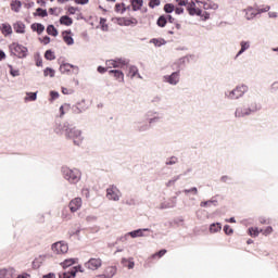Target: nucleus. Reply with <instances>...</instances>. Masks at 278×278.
<instances>
[{
  "label": "nucleus",
  "mask_w": 278,
  "mask_h": 278,
  "mask_svg": "<svg viewBox=\"0 0 278 278\" xmlns=\"http://www.w3.org/2000/svg\"><path fill=\"white\" fill-rule=\"evenodd\" d=\"M83 203L84 202L81 201V198H74L68 203V207H70V211L72 212V214H75V212H79V210H81Z\"/></svg>",
  "instance_id": "obj_11"
},
{
  "label": "nucleus",
  "mask_w": 278,
  "mask_h": 278,
  "mask_svg": "<svg viewBox=\"0 0 278 278\" xmlns=\"http://www.w3.org/2000/svg\"><path fill=\"white\" fill-rule=\"evenodd\" d=\"M9 68H10V75H12V77H18V75H21V72L18 70H14L12 65H9Z\"/></svg>",
  "instance_id": "obj_42"
},
{
  "label": "nucleus",
  "mask_w": 278,
  "mask_h": 278,
  "mask_svg": "<svg viewBox=\"0 0 278 278\" xmlns=\"http://www.w3.org/2000/svg\"><path fill=\"white\" fill-rule=\"evenodd\" d=\"M115 64H116V60H109L106 61V66H109L110 68H115Z\"/></svg>",
  "instance_id": "obj_52"
},
{
  "label": "nucleus",
  "mask_w": 278,
  "mask_h": 278,
  "mask_svg": "<svg viewBox=\"0 0 278 278\" xmlns=\"http://www.w3.org/2000/svg\"><path fill=\"white\" fill-rule=\"evenodd\" d=\"M13 29L15 34H25V29H26L25 23L21 21L15 22L13 24Z\"/></svg>",
  "instance_id": "obj_17"
},
{
  "label": "nucleus",
  "mask_w": 278,
  "mask_h": 278,
  "mask_svg": "<svg viewBox=\"0 0 278 278\" xmlns=\"http://www.w3.org/2000/svg\"><path fill=\"white\" fill-rule=\"evenodd\" d=\"M45 58L46 60H55V52L51 51V50H47L45 53Z\"/></svg>",
  "instance_id": "obj_39"
},
{
  "label": "nucleus",
  "mask_w": 278,
  "mask_h": 278,
  "mask_svg": "<svg viewBox=\"0 0 278 278\" xmlns=\"http://www.w3.org/2000/svg\"><path fill=\"white\" fill-rule=\"evenodd\" d=\"M152 45H154V47H162L163 45H166V40L164 39H151Z\"/></svg>",
  "instance_id": "obj_38"
},
{
  "label": "nucleus",
  "mask_w": 278,
  "mask_h": 278,
  "mask_svg": "<svg viewBox=\"0 0 278 278\" xmlns=\"http://www.w3.org/2000/svg\"><path fill=\"white\" fill-rule=\"evenodd\" d=\"M176 3L180 7L185 5L187 8L190 2H188V0H176Z\"/></svg>",
  "instance_id": "obj_50"
},
{
  "label": "nucleus",
  "mask_w": 278,
  "mask_h": 278,
  "mask_svg": "<svg viewBox=\"0 0 278 278\" xmlns=\"http://www.w3.org/2000/svg\"><path fill=\"white\" fill-rule=\"evenodd\" d=\"M62 92H63L64 94H73V91H72L71 89L66 88V87H63V88H62Z\"/></svg>",
  "instance_id": "obj_55"
},
{
  "label": "nucleus",
  "mask_w": 278,
  "mask_h": 278,
  "mask_svg": "<svg viewBox=\"0 0 278 278\" xmlns=\"http://www.w3.org/2000/svg\"><path fill=\"white\" fill-rule=\"evenodd\" d=\"M222 229H223V227L220 226L219 223H217V224H212V225L210 226V231H211V233H218V231H220Z\"/></svg>",
  "instance_id": "obj_31"
},
{
  "label": "nucleus",
  "mask_w": 278,
  "mask_h": 278,
  "mask_svg": "<svg viewBox=\"0 0 278 278\" xmlns=\"http://www.w3.org/2000/svg\"><path fill=\"white\" fill-rule=\"evenodd\" d=\"M122 264L123 266H125V268H128L129 270H131V268L136 266V263H134V258H123Z\"/></svg>",
  "instance_id": "obj_23"
},
{
  "label": "nucleus",
  "mask_w": 278,
  "mask_h": 278,
  "mask_svg": "<svg viewBox=\"0 0 278 278\" xmlns=\"http://www.w3.org/2000/svg\"><path fill=\"white\" fill-rule=\"evenodd\" d=\"M67 12H68L70 14H75V12H77V9H75V7H70V8L67 9Z\"/></svg>",
  "instance_id": "obj_61"
},
{
  "label": "nucleus",
  "mask_w": 278,
  "mask_h": 278,
  "mask_svg": "<svg viewBox=\"0 0 278 278\" xmlns=\"http://www.w3.org/2000/svg\"><path fill=\"white\" fill-rule=\"evenodd\" d=\"M134 12H138V10L142 9L143 1L142 0H130Z\"/></svg>",
  "instance_id": "obj_25"
},
{
  "label": "nucleus",
  "mask_w": 278,
  "mask_h": 278,
  "mask_svg": "<svg viewBox=\"0 0 278 278\" xmlns=\"http://www.w3.org/2000/svg\"><path fill=\"white\" fill-rule=\"evenodd\" d=\"M249 47H250L249 42H247V41H241V49H240V51L237 53V58H238L239 55H242V53H244V52L247 51V49H249Z\"/></svg>",
  "instance_id": "obj_34"
},
{
  "label": "nucleus",
  "mask_w": 278,
  "mask_h": 278,
  "mask_svg": "<svg viewBox=\"0 0 278 278\" xmlns=\"http://www.w3.org/2000/svg\"><path fill=\"white\" fill-rule=\"evenodd\" d=\"M273 231V227L268 226L265 229H261V233H263V236H270V232Z\"/></svg>",
  "instance_id": "obj_46"
},
{
  "label": "nucleus",
  "mask_w": 278,
  "mask_h": 278,
  "mask_svg": "<svg viewBox=\"0 0 278 278\" xmlns=\"http://www.w3.org/2000/svg\"><path fill=\"white\" fill-rule=\"evenodd\" d=\"M63 175L70 184H77L81 179V172L79 169L64 168Z\"/></svg>",
  "instance_id": "obj_2"
},
{
  "label": "nucleus",
  "mask_w": 278,
  "mask_h": 278,
  "mask_svg": "<svg viewBox=\"0 0 278 278\" xmlns=\"http://www.w3.org/2000/svg\"><path fill=\"white\" fill-rule=\"evenodd\" d=\"M106 198L110 201H118L121 199V191L118 190V188L111 186L106 189Z\"/></svg>",
  "instance_id": "obj_10"
},
{
  "label": "nucleus",
  "mask_w": 278,
  "mask_h": 278,
  "mask_svg": "<svg viewBox=\"0 0 278 278\" xmlns=\"http://www.w3.org/2000/svg\"><path fill=\"white\" fill-rule=\"evenodd\" d=\"M43 75L46 77H55V70L51 68V67H47L45 71H43Z\"/></svg>",
  "instance_id": "obj_36"
},
{
  "label": "nucleus",
  "mask_w": 278,
  "mask_h": 278,
  "mask_svg": "<svg viewBox=\"0 0 278 278\" xmlns=\"http://www.w3.org/2000/svg\"><path fill=\"white\" fill-rule=\"evenodd\" d=\"M249 90V87L245 85H240L236 89L229 92L228 98L229 99H240Z\"/></svg>",
  "instance_id": "obj_7"
},
{
  "label": "nucleus",
  "mask_w": 278,
  "mask_h": 278,
  "mask_svg": "<svg viewBox=\"0 0 278 278\" xmlns=\"http://www.w3.org/2000/svg\"><path fill=\"white\" fill-rule=\"evenodd\" d=\"M33 16H39L40 18H47L49 16V13L47 10L38 8L36 9V12L33 13Z\"/></svg>",
  "instance_id": "obj_24"
},
{
  "label": "nucleus",
  "mask_w": 278,
  "mask_h": 278,
  "mask_svg": "<svg viewBox=\"0 0 278 278\" xmlns=\"http://www.w3.org/2000/svg\"><path fill=\"white\" fill-rule=\"evenodd\" d=\"M114 10L117 14H125V12H127V7L123 2L116 3Z\"/></svg>",
  "instance_id": "obj_26"
},
{
  "label": "nucleus",
  "mask_w": 278,
  "mask_h": 278,
  "mask_svg": "<svg viewBox=\"0 0 278 278\" xmlns=\"http://www.w3.org/2000/svg\"><path fill=\"white\" fill-rule=\"evenodd\" d=\"M109 75H111V77H114L116 81H125V74L122 71L111 70L109 72Z\"/></svg>",
  "instance_id": "obj_15"
},
{
  "label": "nucleus",
  "mask_w": 278,
  "mask_h": 278,
  "mask_svg": "<svg viewBox=\"0 0 278 278\" xmlns=\"http://www.w3.org/2000/svg\"><path fill=\"white\" fill-rule=\"evenodd\" d=\"M167 165L177 164V157L173 156L169 162L166 163Z\"/></svg>",
  "instance_id": "obj_58"
},
{
  "label": "nucleus",
  "mask_w": 278,
  "mask_h": 278,
  "mask_svg": "<svg viewBox=\"0 0 278 278\" xmlns=\"http://www.w3.org/2000/svg\"><path fill=\"white\" fill-rule=\"evenodd\" d=\"M164 79L167 81V84L177 86V84H179V72H174L172 75L165 76Z\"/></svg>",
  "instance_id": "obj_14"
},
{
  "label": "nucleus",
  "mask_w": 278,
  "mask_h": 278,
  "mask_svg": "<svg viewBox=\"0 0 278 278\" xmlns=\"http://www.w3.org/2000/svg\"><path fill=\"white\" fill-rule=\"evenodd\" d=\"M59 22H60V25H65V27H71V25H73V18H71L67 15L61 16Z\"/></svg>",
  "instance_id": "obj_21"
},
{
  "label": "nucleus",
  "mask_w": 278,
  "mask_h": 278,
  "mask_svg": "<svg viewBox=\"0 0 278 278\" xmlns=\"http://www.w3.org/2000/svg\"><path fill=\"white\" fill-rule=\"evenodd\" d=\"M63 40L67 45H74L75 43V40L71 36V30L63 31Z\"/></svg>",
  "instance_id": "obj_22"
},
{
  "label": "nucleus",
  "mask_w": 278,
  "mask_h": 278,
  "mask_svg": "<svg viewBox=\"0 0 278 278\" xmlns=\"http://www.w3.org/2000/svg\"><path fill=\"white\" fill-rule=\"evenodd\" d=\"M166 23H168V21H166V16H165V15H161V16L157 18L156 25H157L159 27H166Z\"/></svg>",
  "instance_id": "obj_32"
},
{
  "label": "nucleus",
  "mask_w": 278,
  "mask_h": 278,
  "mask_svg": "<svg viewBox=\"0 0 278 278\" xmlns=\"http://www.w3.org/2000/svg\"><path fill=\"white\" fill-rule=\"evenodd\" d=\"M117 24L122 27H136V25H138V20L136 17H119L117 18Z\"/></svg>",
  "instance_id": "obj_9"
},
{
  "label": "nucleus",
  "mask_w": 278,
  "mask_h": 278,
  "mask_svg": "<svg viewBox=\"0 0 278 278\" xmlns=\"http://www.w3.org/2000/svg\"><path fill=\"white\" fill-rule=\"evenodd\" d=\"M46 31H47V35L48 36H53L54 38L58 36V29L55 28V26H53V25H48V27H47V29H46Z\"/></svg>",
  "instance_id": "obj_27"
},
{
  "label": "nucleus",
  "mask_w": 278,
  "mask_h": 278,
  "mask_svg": "<svg viewBox=\"0 0 278 278\" xmlns=\"http://www.w3.org/2000/svg\"><path fill=\"white\" fill-rule=\"evenodd\" d=\"M75 258H67L63 263H61L62 268H68L70 266H73L75 264Z\"/></svg>",
  "instance_id": "obj_33"
},
{
  "label": "nucleus",
  "mask_w": 278,
  "mask_h": 278,
  "mask_svg": "<svg viewBox=\"0 0 278 278\" xmlns=\"http://www.w3.org/2000/svg\"><path fill=\"white\" fill-rule=\"evenodd\" d=\"M42 278H55V274L54 273H49L47 275H43Z\"/></svg>",
  "instance_id": "obj_63"
},
{
  "label": "nucleus",
  "mask_w": 278,
  "mask_h": 278,
  "mask_svg": "<svg viewBox=\"0 0 278 278\" xmlns=\"http://www.w3.org/2000/svg\"><path fill=\"white\" fill-rule=\"evenodd\" d=\"M100 23L102 24V29H103L104 31H106L108 25H105V18H101V20H100Z\"/></svg>",
  "instance_id": "obj_59"
},
{
  "label": "nucleus",
  "mask_w": 278,
  "mask_h": 278,
  "mask_svg": "<svg viewBox=\"0 0 278 278\" xmlns=\"http://www.w3.org/2000/svg\"><path fill=\"white\" fill-rule=\"evenodd\" d=\"M260 233H262V231L260 230V228H257V227H251V228H249V235H250L252 238H257V236H260Z\"/></svg>",
  "instance_id": "obj_30"
},
{
  "label": "nucleus",
  "mask_w": 278,
  "mask_h": 278,
  "mask_svg": "<svg viewBox=\"0 0 278 278\" xmlns=\"http://www.w3.org/2000/svg\"><path fill=\"white\" fill-rule=\"evenodd\" d=\"M224 231L226 236H231L233 233V228L230 227L229 225L224 226Z\"/></svg>",
  "instance_id": "obj_45"
},
{
  "label": "nucleus",
  "mask_w": 278,
  "mask_h": 278,
  "mask_svg": "<svg viewBox=\"0 0 278 278\" xmlns=\"http://www.w3.org/2000/svg\"><path fill=\"white\" fill-rule=\"evenodd\" d=\"M184 192H185V194H190V192H193V194H199V190L197 189V187H193L191 189H187Z\"/></svg>",
  "instance_id": "obj_49"
},
{
  "label": "nucleus",
  "mask_w": 278,
  "mask_h": 278,
  "mask_svg": "<svg viewBox=\"0 0 278 278\" xmlns=\"http://www.w3.org/2000/svg\"><path fill=\"white\" fill-rule=\"evenodd\" d=\"M164 12H166V14H172V12H175V5L170 3L165 4Z\"/></svg>",
  "instance_id": "obj_40"
},
{
  "label": "nucleus",
  "mask_w": 278,
  "mask_h": 278,
  "mask_svg": "<svg viewBox=\"0 0 278 278\" xmlns=\"http://www.w3.org/2000/svg\"><path fill=\"white\" fill-rule=\"evenodd\" d=\"M0 30L3 36H12V26L8 23L2 24Z\"/></svg>",
  "instance_id": "obj_20"
},
{
  "label": "nucleus",
  "mask_w": 278,
  "mask_h": 278,
  "mask_svg": "<svg viewBox=\"0 0 278 278\" xmlns=\"http://www.w3.org/2000/svg\"><path fill=\"white\" fill-rule=\"evenodd\" d=\"M149 5L151 8H157V5H160V0H150Z\"/></svg>",
  "instance_id": "obj_51"
},
{
  "label": "nucleus",
  "mask_w": 278,
  "mask_h": 278,
  "mask_svg": "<svg viewBox=\"0 0 278 278\" xmlns=\"http://www.w3.org/2000/svg\"><path fill=\"white\" fill-rule=\"evenodd\" d=\"M10 5H11L12 12H15V13L21 12V9L23 8V3L20 0H12Z\"/></svg>",
  "instance_id": "obj_18"
},
{
  "label": "nucleus",
  "mask_w": 278,
  "mask_h": 278,
  "mask_svg": "<svg viewBox=\"0 0 278 278\" xmlns=\"http://www.w3.org/2000/svg\"><path fill=\"white\" fill-rule=\"evenodd\" d=\"M77 275V270L72 269L71 271H66L63 274V278H75Z\"/></svg>",
  "instance_id": "obj_41"
},
{
  "label": "nucleus",
  "mask_w": 278,
  "mask_h": 278,
  "mask_svg": "<svg viewBox=\"0 0 278 278\" xmlns=\"http://www.w3.org/2000/svg\"><path fill=\"white\" fill-rule=\"evenodd\" d=\"M270 10L269 5H265L263 8H253V7H248L245 9V18L248 21H251L257 16V14H262L264 12H268Z\"/></svg>",
  "instance_id": "obj_3"
},
{
  "label": "nucleus",
  "mask_w": 278,
  "mask_h": 278,
  "mask_svg": "<svg viewBox=\"0 0 278 278\" xmlns=\"http://www.w3.org/2000/svg\"><path fill=\"white\" fill-rule=\"evenodd\" d=\"M65 136L66 138H71L72 140H74V144H81V131L77 128H66L65 129Z\"/></svg>",
  "instance_id": "obj_4"
},
{
  "label": "nucleus",
  "mask_w": 278,
  "mask_h": 278,
  "mask_svg": "<svg viewBox=\"0 0 278 278\" xmlns=\"http://www.w3.org/2000/svg\"><path fill=\"white\" fill-rule=\"evenodd\" d=\"M50 96H51V99L53 101V100H55V99H58L60 97V93H58V91H51Z\"/></svg>",
  "instance_id": "obj_54"
},
{
  "label": "nucleus",
  "mask_w": 278,
  "mask_h": 278,
  "mask_svg": "<svg viewBox=\"0 0 278 278\" xmlns=\"http://www.w3.org/2000/svg\"><path fill=\"white\" fill-rule=\"evenodd\" d=\"M73 270H76V273H84V267L81 265L75 266Z\"/></svg>",
  "instance_id": "obj_56"
},
{
  "label": "nucleus",
  "mask_w": 278,
  "mask_h": 278,
  "mask_svg": "<svg viewBox=\"0 0 278 278\" xmlns=\"http://www.w3.org/2000/svg\"><path fill=\"white\" fill-rule=\"evenodd\" d=\"M60 73H62V75H77L79 73V67L75 66L71 63H62L59 67Z\"/></svg>",
  "instance_id": "obj_5"
},
{
  "label": "nucleus",
  "mask_w": 278,
  "mask_h": 278,
  "mask_svg": "<svg viewBox=\"0 0 278 278\" xmlns=\"http://www.w3.org/2000/svg\"><path fill=\"white\" fill-rule=\"evenodd\" d=\"M166 250H161L159 251L157 253L153 254L152 257L155 258V257H164V255H166Z\"/></svg>",
  "instance_id": "obj_47"
},
{
  "label": "nucleus",
  "mask_w": 278,
  "mask_h": 278,
  "mask_svg": "<svg viewBox=\"0 0 278 278\" xmlns=\"http://www.w3.org/2000/svg\"><path fill=\"white\" fill-rule=\"evenodd\" d=\"M257 110H260L257 105L253 106L252 109L239 108L237 109L235 115L237 116V118H242V116H249L251 112H257Z\"/></svg>",
  "instance_id": "obj_12"
},
{
  "label": "nucleus",
  "mask_w": 278,
  "mask_h": 278,
  "mask_svg": "<svg viewBox=\"0 0 278 278\" xmlns=\"http://www.w3.org/2000/svg\"><path fill=\"white\" fill-rule=\"evenodd\" d=\"M9 51L11 55H15V58H27V47L20 45L18 42H13L9 46Z\"/></svg>",
  "instance_id": "obj_1"
},
{
  "label": "nucleus",
  "mask_w": 278,
  "mask_h": 278,
  "mask_svg": "<svg viewBox=\"0 0 278 278\" xmlns=\"http://www.w3.org/2000/svg\"><path fill=\"white\" fill-rule=\"evenodd\" d=\"M174 11L176 14H184V8H181V7L174 9Z\"/></svg>",
  "instance_id": "obj_57"
},
{
  "label": "nucleus",
  "mask_w": 278,
  "mask_h": 278,
  "mask_svg": "<svg viewBox=\"0 0 278 278\" xmlns=\"http://www.w3.org/2000/svg\"><path fill=\"white\" fill-rule=\"evenodd\" d=\"M106 273H110L111 277H114V275H116V268L115 267H109L106 269Z\"/></svg>",
  "instance_id": "obj_53"
},
{
  "label": "nucleus",
  "mask_w": 278,
  "mask_h": 278,
  "mask_svg": "<svg viewBox=\"0 0 278 278\" xmlns=\"http://www.w3.org/2000/svg\"><path fill=\"white\" fill-rule=\"evenodd\" d=\"M52 251L55 255H64L68 253V244L63 241L55 242L52 244Z\"/></svg>",
  "instance_id": "obj_6"
},
{
  "label": "nucleus",
  "mask_w": 278,
  "mask_h": 278,
  "mask_svg": "<svg viewBox=\"0 0 278 278\" xmlns=\"http://www.w3.org/2000/svg\"><path fill=\"white\" fill-rule=\"evenodd\" d=\"M71 111V104L64 103L63 105L60 106V118L66 114V112Z\"/></svg>",
  "instance_id": "obj_29"
},
{
  "label": "nucleus",
  "mask_w": 278,
  "mask_h": 278,
  "mask_svg": "<svg viewBox=\"0 0 278 278\" xmlns=\"http://www.w3.org/2000/svg\"><path fill=\"white\" fill-rule=\"evenodd\" d=\"M136 75H138L139 79H142V77L140 76V74H138V67H136V66H130V67H129V72H128V77H131V79H134V77H136Z\"/></svg>",
  "instance_id": "obj_28"
},
{
  "label": "nucleus",
  "mask_w": 278,
  "mask_h": 278,
  "mask_svg": "<svg viewBox=\"0 0 278 278\" xmlns=\"http://www.w3.org/2000/svg\"><path fill=\"white\" fill-rule=\"evenodd\" d=\"M103 265V261L101 258H90L85 263V268L88 270H99Z\"/></svg>",
  "instance_id": "obj_8"
},
{
  "label": "nucleus",
  "mask_w": 278,
  "mask_h": 278,
  "mask_svg": "<svg viewBox=\"0 0 278 278\" xmlns=\"http://www.w3.org/2000/svg\"><path fill=\"white\" fill-rule=\"evenodd\" d=\"M98 73H101V74L108 73V68H105V67H103V66H99V67H98Z\"/></svg>",
  "instance_id": "obj_62"
},
{
  "label": "nucleus",
  "mask_w": 278,
  "mask_h": 278,
  "mask_svg": "<svg viewBox=\"0 0 278 278\" xmlns=\"http://www.w3.org/2000/svg\"><path fill=\"white\" fill-rule=\"evenodd\" d=\"M127 63L124 60H115V68H123Z\"/></svg>",
  "instance_id": "obj_43"
},
{
  "label": "nucleus",
  "mask_w": 278,
  "mask_h": 278,
  "mask_svg": "<svg viewBox=\"0 0 278 278\" xmlns=\"http://www.w3.org/2000/svg\"><path fill=\"white\" fill-rule=\"evenodd\" d=\"M31 31H35L38 36H41L45 31V25L41 23H33L30 25Z\"/></svg>",
  "instance_id": "obj_16"
},
{
  "label": "nucleus",
  "mask_w": 278,
  "mask_h": 278,
  "mask_svg": "<svg viewBox=\"0 0 278 278\" xmlns=\"http://www.w3.org/2000/svg\"><path fill=\"white\" fill-rule=\"evenodd\" d=\"M175 206V201H169V202H163L161 204V210H168L170 207Z\"/></svg>",
  "instance_id": "obj_37"
},
{
  "label": "nucleus",
  "mask_w": 278,
  "mask_h": 278,
  "mask_svg": "<svg viewBox=\"0 0 278 278\" xmlns=\"http://www.w3.org/2000/svg\"><path fill=\"white\" fill-rule=\"evenodd\" d=\"M39 42H41V45H49V42H51V37L49 36L40 37Z\"/></svg>",
  "instance_id": "obj_44"
},
{
  "label": "nucleus",
  "mask_w": 278,
  "mask_h": 278,
  "mask_svg": "<svg viewBox=\"0 0 278 278\" xmlns=\"http://www.w3.org/2000/svg\"><path fill=\"white\" fill-rule=\"evenodd\" d=\"M28 98H26V100L28 101H36L37 99V93L36 92H29L27 93Z\"/></svg>",
  "instance_id": "obj_48"
},
{
  "label": "nucleus",
  "mask_w": 278,
  "mask_h": 278,
  "mask_svg": "<svg viewBox=\"0 0 278 278\" xmlns=\"http://www.w3.org/2000/svg\"><path fill=\"white\" fill-rule=\"evenodd\" d=\"M142 231H149V229H138L130 232L131 238H142Z\"/></svg>",
  "instance_id": "obj_35"
},
{
  "label": "nucleus",
  "mask_w": 278,
  "mask_h": 278,
  "mask_svg": "<svg viewBox=\"0 0 278 278\" xmlns=\"http://www.w3.org/2000/svg\"><path fill=\"white\" fill-rule=\"evenodd\" d=\"M187 12L190 16H201V9L197 8V2L191 1L187 4Z\"/></svg>",
  "instance_id": "obj_13"
},
{
  "label": "nucleus",
  "mask_w": 278,
  "mask_h": 278,
  "mask_svg": "<svg viewBox=\"0 0 278 278\" xmlns=\"http://www.w3.org/2000/svg\"><path fill=\"white\" fill-rule=\"evenodd\" d=\"M207 205H212V201H205L200 203L201 207H207Z\"/></svg>",
  "instance_id": "obj_60"
},
{
  "label": "nucleus",
  "mask_w": 278,
  "mask_h": 278,
  "mask_svg": "<svg viewBox=\"0 0 278 278\" xmlns=\"http://www.w3.org/2000/svg\"><path fill=\"white\" fill-rule=\"evenodd\" d=\"M200 5H202V8L204 10H218V4L212 2V1H205L204 2H201Z\"/></svg>",
  "instance_id": "obj_19"
},
{
  "label": "nucleus",
  "mask_w": 278,
  "mask_h": 278,
  "mask_svg": "<svg viewBox=\"0 0 278 278\" xmlns=\"http://www.w3.org/2000/svg\"><path fill=\"white\" fill-rule=\"evenodd\" d=\"M30 276L28 274H22L18 275L17 278H29Z\"/></svg>",
  "instance_id": "obj_64"
}]
</instances>
